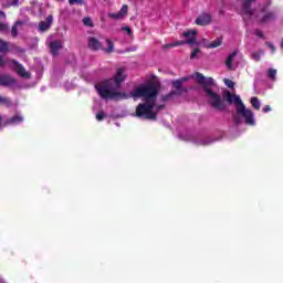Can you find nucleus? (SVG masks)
I'll return each mask as SVG.
<instances>
[{"label": "nucleus", "instance_id": "1", "mask_svg": "<svg viewBox=\"0 0 283 283\" xmlns=\"http://www.w3.org/2000/svg\"><path fill=\"white\" fill-rule=\"evenodd\" d=\"M127 78L125 69H117L113 78L106 80L95 85L97 94L102 98L111 101H123L127 98H144L145 103L139 104L136 108V116L147 118L148 120L156 119L158 112L163 106L156 105V96H158V86L154 83L145 84L137 87L130 94L120 92V85Z\"/></svg>", "mask_w": 283, "mask_h": 283}, {"label": "nucleus", "instance_id": "2", "mask_svg": "<svg viewBox=\"0 0 283 283\" xmlns=\"http://www.w3.org/2000/svg\"><path fill=\"white\" fill-rule=\"evenodd\" d=\"M226 98L228 103L234 104L237 116H234V123L235 125H240V117L244 118L245 125H250L251 127H254L255 125V115L253 112L247 106H244V103H242V98H240V95L231 94L229 92L226 93Z\"/></svg>", "mask_w": 283, "mask_h": 283}, {"label": "nucleus", "instance_id": "3", "mask_svg": "<svg viewBox=\"0 0 283 283\" xmlns=\"http://www.w3.org/2000/svg\"><path fill=\"white\" fill-rule=\"evenodd\" d=\"M190 78H197L198 83L203 86L208 103H210L212 107H214L216 109H224V103L222 102V97H220V95L209 88L212 85H216V81L213 80V77H205V75L196 73L195 75H191Z\"/></svg>", "mask_w": 283, "mask_h": 283}, {"label": "nucleus", "instance_id": "4", "mask_svg": "<svg viewBox=\"0 0 283 283\" xmlns=\"http://www.w3.org/2000/svg\"><path fill=\"white\" fill-rule=\"evenodd\" d=\"M247 19H251L252 21H256L261 25H269V23H273L275 19H277V14L275 12L269 10L268 7H260L254 11H249V17Z\"/></svg>", "mask_w": 283, "mask_h": 283}, {"label": "nucleus", "instance_id": "5", "mask_svg": "<svg viewBox=\"0 0 283 283\" xmlns=\"http://www.w3.org/2000/svg\"><path fill=\"white\" fill-rule=\"evenodd\" d=\"M196 34H198L196 29L186 31L184 32V36L187 41H177L175 43L166 44L164 48H177V45H185V43H188V45H196Z\"/></svg>", "mask_w": 283, "mask_h": 283}, {"label": "nucleus", "instance_id": "6", "mask_svg": "<svg viewBox=\"0 0 283 283\" xmlns=\"http://www.w3.org/2000/svg\"><path fill=\"white\" fill-rule=\"evenodd\" d=\"M11 65L13 70L21 76L22 78H30V72L25 71V67L23 65L19 64V62L12 60Z\"/></svg>", "mask_w": 283, "mask_h": 283}, {"label": "nucleus", "instance_id": "7", "mask_svg": "<svg viewBox=\"0 0 283 283\" xmlns=\"http://www.w3.org/2000/svg\"><path fill=\"white\" fill-rule=\"evenodd\" d=\"M127 12H128L127 4H123L119 12H116V13L109 12L108 17H109V19H113L114 21H120V20L125 19V17H127Z\"/></svg>", "mask_w": 283, "mask_h": 283}, {"label": "nucleus", "instance_id": "8", "mask_svg": "<svg viewBox=\"0 0 283 283\" xmlns=\"http://www.w3.org/2000/svg\"><path fill=\"white\" fill-rule=\"evenodd\" d=\"M241 1L242 6H243V19L244 21H247L248 17H249V12H254L255 10L251 9V4L255 3L256 0H239Z\"/></svg>", "mask_w": 283, "mask_h": 283}, {"label": "nucleus", "instance_id": "9", "mask_svg": "<svg viewBox=\"0 0 283 283\" xmlns=\"http://www.w3.org/2000/svg\"><path fill=\"white\" fill-rule=\"evenodd\" d=\"M17 84V80L10 75H0V85L3 87H12Z\"/></svg>", "mask_w": 283, "mask_h": 283}, {"label": "nucleus", "instance_id": "10", "mask_svg": "<svg viewBox=\"0 0 283 283\" xmlns=\"http://www.w3.org/2000/svg\"><path fill=\"white\" fill-rule=\"evenodd\" d=\"M52 21H54V18L52 15H48L46 21H41L39 23V31L48 32V30H50V28L52 27Z\"/></svg>", "mask_w": 283, "mask_h": 283}, {"label": "nucleus", "instance_id": "11", "mask_svg": "<svg viewBox=\"0 0 283 283\" xmlns=\"http://www.w3.org/2000/svg\"><path fill=\"white\" fill-rule=\"evenodd\" d=\"M211 23V15L208 13H202L196 19L197 25H209Z\"/></svg>", "mask_w": 283, "mask_h": 283}, {"label": "nucleus", "instance_id": "12", "mask_svg": "<svg viewBox=\"0 0 283 283\" xmlns=\"http://www.w3.org/2000/svg\"><path fill=\"white\" fill-rule=\"evenodd\" d=\"M202 45L205 48H208L210 50H213L216 48H220L222 45V38H217L214 41L209 42L207 40H203Z\"/></svg>", "mask_w": 283, "mask_h": 283}, {"label": "nucleus", "instance_id": "13", "mask_svg": "<svg viewBox=\"0 0 283 283\" xmlns=\"http://www.w3.org/2000/svg\"><path fill=\"white\" fill-rule=\"evenodd\" d=\"M49 46L51 48L52 54L56 56V54H59V50L63 48V42H61V40L51 41L49 42Z\"/></svg>", "mask_w": 283, "mask_h": 283}, {"label": "nucleus", "instance_id": "14", "mask_svg": "<svg viewBox=\"0 0 283 283\" xmlns=\"http://www.w3.org/2000/svg\"><path fill=\"white\" fill-rule=\"evenodd\" d=\"M238 56V52H232L228 59L226 60V65L228 70H235V65L233 64V61H235V57Z\"/></svg>", "mask_w": 283, "mask_h": 283}, {"label": "nucleus", "instance_id": "15", "mask_svg": "<svg viewBox=\"0 0 283 283\" xmlns=\"http://www.w3.org/2000/svg\"><path fill=\"white\" fill-rule=\"evenodd\" d=\"M23 120H24L23 116H21V114H17L7 120V125H21Z\"/></svg>", "mask_w": 283, "mask_h": 283}, {"label": "nucleus", "instance_id": "16", "mask_svg": "<svg viewBox=\"0 0 283 283\" xmlns=\"http://www.w3.org/2000/svg\"><path fill=\"white\" fill-rule=\"evenodd\" d=\"M88 48H91V50H101V42L96 38H90Z\"/></svg>", "mask_w": 283, "mask_h": 283}, {"label": "nucleus", "instance_id": "17", "mask_svg": "<svg viewBox=\"0 0 283 283\" xmlns=\"http://www.w3.org/2000/svg\"><path fill=\"white\" fill-rule=\"evenodd\" d=\"M211 143H213V139L209 137H202L200 139L195 140V144L201 147H207V145H211Z\"/></svg>", "mask_w": 283, "mask_h": 283}, {"label": "nucleus", "instance_id": "18", "mask_svg": "<svg viewBox=\"0 0 283 283\" xmlns=\"http://www.w3.org/2000/svg\"><path fill=\"white\" fill-rule=\"evenodd\" d=\"M190 77H181L177 81L172 82V87H175V90L180 91L182 87V83H187V80H189Z\"/></svg>", "mask_w": 283, "mask_h": 283}, {"label": "nucleus", "instance_id": "19", "mask_svg": "<svg viewBox=\"0 0 283 283\" xmlns=\"http://www.w3.org/2000/svg\"><path fill=\"white\" fill-rule=\"evenodd\" d=\"M23 24H24L23 21H17L15 22V24L11 29L12 36H17V34H19L18 28H21V25H23Z\"/></svg>", "mask_w": 283, "mask_h": 283}, {"label": "nucleus", "instance_id": "20", "mask_svg": "<svg viewBox=\"0 0 283 283\" xmlns=\"http://www.w3.org/2000/svg\"><path fill=\"white\" fill-rule=\"evenodd\" d=\"M277 76V70L275 69H269L268 71V77L271 80V81H275V77Z\"/></svg>", "mask_w": 283, "mask_h": 283}, {"label": "nucleus", "instance_id": "21", "mask_svg": "<svg viewBox=\"0 0 283 283\" xmlns=\"http://www.w3.org/2000/svg\"><path fill=\"white\" fill-rule=\"evenodd\" d=\"M251 105L254 109H260L262 104L260 103V99H258V97H252Z\"/></svg>", "mask_w": 283, "mask_h": 283}, {"label": "nucleus", "instance_id": "22", "mask_svg": "<svg viewBox=\"0 0 283 283\" xmlns=\"http://www.w3.org/2000/svg\"><path fill=\"white\" fill-rule=\"evenodd\" d=\"M21 3V0H12L11 2H2L3 8H10L14 6H19Z\"/></svg>", "mask_w": 283, "mask_h": 283}, {"label": "nucleus", "instance_id": "23", "mask_svg": "<svg viewBox=\"0 0 283 283\" xmlns=\"http://www.w3.org/2000/svg\"><path fill=\"white\" fill-rule=\"evenodd\" d=\"M106 44L108 45V48L104 49V52H114V42H112V40L107 39L106 40Z\"/></svg>", "mask_w": 283, "mask_h": 283}, {"label": "nucleus", "instance_id": "24", "mask_svg": "<svg viewBox=\"0 0 283 283\" xmlns=\"http://www.w3.org/2000/svg\"><path fill=\"white\" fill-rule=\"evenodd\" d=\"M95 118L98 122L105 120V118H107V114H105V112L101 111V112L96 113Z\"/></svg>", "mask_w": 283, "mask_h": 283}, {"label": "nucleus", "instance_id": "25", "mask_svg": "<svg viewBox=\"0 0 283 283\" xmlns=\"http://www.w3.org/2000/svg\"><path fill=\"white\" fill-rule=\"evenodd\" d=\"M4 52H8V43L0 40V53L4 54Z\"/></svg>", "mask_w": 283, "mask_h": 283}, {"label": "nucleus", "instance_id": "26", "mask_svg": "<svg viewBox=\"0 0 283 283\" xmlns=\"http://www.w3.org/2000/svg\"><path fill=\"white\" fill-rule=\"evenodd\" d=\"M223 82L227 85V87H230L231 90H233V87H235V83L229 78H224Z\"/></svg>", "mask_w": 283, "mask_h": 283}, {"label": "nucleus", "instance_id": "27", "mask_svg": "<svg viewBox=\"0 0 283 283\" xmlns=\"http://www.w3.org/2000/svg\"><path fill=\"white\" fill-rule=\"evenodd\" d=\"M200 54H201L200 49H195L190 55V59H198Z\"/></svg>", "mask_w": 283, "mask_h": 283}, {"label": "nucleus", "instance_id": "28", "mask_svg": "<svg viewBox=\"0 0 283 283\" xmlns=\"http://www.w3.org/2000/svg\"><path fill=\"white\" fill-rule=\"evenodd\" d=\"M83 23H84V25H87L88 28H92L94 25L92 23V18H84Z\"/></svg>", "mask_w": 283, "mask_h": 283}, {"label": "nucleus", "instance_id": "29", "mask_svg": "<svg viewBox=\"0 0 283 283\" xmlns=\"http://www.w3.org/2000/svg\"><path fill=\"white\" fill-rule=\"evenodd\" d=\"M0 105H10V99L0 95Z\"/></svg>", "mask_w": 283, "mask_h": 283}, {"label": "nucleus", "instance_id": "30", "mask_svg": "<svg viewBox=\"0 0 283 283\" xmlns=\"http://www.w3.org/2000/svg\"><path fill=\"white\" fill-rule=\"evenodd\" d=\"M9 27L7 23L0 22V32H8Z\"/></svg>", "mask_w": 283, "mask_h": 283}, {"label": "nucleus", "instance_id": "31", "mask_svg": "<svg viewBox=\"0 0 283 283\" xmlns=\"http://www.w3.org/2000/svg\"><path fill=\"white\" fill-rule=\"evenodd\" d=\"M264 55V52H261V53H253L252 54V59L254 61H260V56Z\"/></svg>", "mask_w": 283, "mask_h": 283}, {"label": "nucleus", "instance_id": "32", "mask_svg": "<svg viewBox=\"0 0 283 283\" xmlns=\"http://www.w3.org/2000/svg\"><path fill=\"white\" fill-rule=\"evenodd\" d=\"M266 45H268V48H270V50H271V53L272 54H275V45H273V43H271V42H266Z\"/></svg>", "mask_w": 283, "mask_h": 283}, {"label": "nucleus", "instance_id": "33", "mask_svg": "<svg viewBox=\"0 0 283 283\" xmlns=\"http://www.w3.org/2000/svg\"><path fill=\"white\" fill-rule=\"evenodd\" d=\"M70 6H74V3H80V6L83 3V0H69Z\"/></svg>", "mask_w": 283, "mask_h": 283}, {"label": "nucleus", "instance_id": "34", "mask_svg": "<svg viewBox=\"0 0 283 283\" xmlns=\"http://www.w3.org/2000/svg\"><path fill=\"white\" fill-rule=\"evenodd\" d=\"M122 30L126 32L127 34H132V28L129 27H123Z\"/></svg>", "mask_w": 283, "mask_h": 283}, {"label": "nucleus", "instance_id": "35", "mask_svg": "<svg viewBox=\"0 0 283 283\" xmlns=\"http://www.w3.org/2000/svg\"><path fill=\"white\" fill-rule=\"evenodd\" d=\"M262 112H263L264 114H266V113L271 112V107H270L269 105H266V106H264V107L262 108Z\"/></svg>", "mask_w": 283, "mask_h": 283}, {"label": "nucleus", "instance_id": "36", "mask_svg": "<svg viewBox=\"0 0 283 283\" xmlns=\"http://www.w3.org/2000/svg\"><path fill=\"white\" fill-rule=\"evenodd\" d=\"M255 35L259 36V39H262L264 36V34L260 30L255 31Z\"/></svg>", "mask_w": 283, "mask_h": 283}, {"label": "nucleus", "instance_id": "37", "mask_svg": "<svg viewBox=\"0 0 283 283\" xmlns=\"http://www.w3.org/2000/svg\"><path fill=\"white\" fill-rule=\"evenodd\" d=\"M6 65V60H3V55H0V66Z\"/></svg>", "mask_w": 283, "mask_h": 283}, {"label": "nucleus", "instance_id": "38", "mask_svg": "<svg viewBox=\"0 0 283 283\" xmlns=\"http://www.w3.org/2000/svg\"><path fill=\"white\" fill-rule=\"evenodd\" d=\"M174 96V93H170L169 95L164 96V101H169Z\"/></svg>", "mask_w": 283, "mask_h": 283}, {"label": "nucleus", "instance_id": "39", "mask_svg": "<svg viewBox=\"0 0 283 283\" xmlns=\"http://www.w3.org/2000/svg\"><path fill=\"white\" fill-rule=\"evenodd\" d=\"M0 17H2V19H6V12L0 11Z\"/></svg>", "mask_w": 283, "mask_h": 283}, {"label": "nucleus", "instance_id": "40", "mask_svg": "<svg viewBox=\"0 0 283 283\" xmlns=\"http://www.w3.org/2000/svg\"><path fill=\"white\" fill-rule=\"evenodd\" d=\"M93 109H96V105L93 107Z\"/></svg>", "mask_w": 283, "mask_h": 283}, {"label": "nucleus", "instance_id": "41", "mask_svg": "<svg viewBox=\"0 0 283 283\" xmlns=\"http://www.w3.org/2000/svg\"><path fill=\"white\" fill-rule=\"evenodd\" d=\"M56 1H63V0H56Z\"/></svg>", "mask_w": 283, "mask_h": 283}]
</instances>
